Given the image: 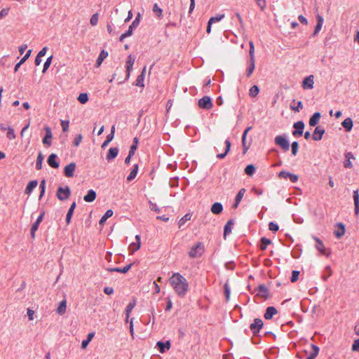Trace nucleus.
I'll return each instance as SVG.
<instances>
[{"instance_id": "1", "label": "nucleus", "mask_w": 359, "mask_h": 359, "mask_svg": "<svg viewBox=\"0 0 359 359\" xmlns=\"http://www.w3.org/2000/svg\"><path fill=\"white\" fill-rule=\"evenodd\" d=\"M169 283L180 297H184L189 290L188 281L180 273H173L169 278Z\"/></svg>"}, {"instance_id": "2", "label": "nucleus", "mask_w": 359, "mask_h": 359, "mask_svg": "<svg viewBox=\"0 0 359 359\" xmlns=\"http://www.w3.org/2000/svg\"><path fill=\"white\" fill-rule=\"evenodd\" d=\"M274 142L276 145L280 147L283 151H287L290 148V143L287 139L286 135H277L274 138Z\"/></svg>"}, {"instance_id": "3", "label": "nucleus", "mask_w": 359, "mask_h": 359, "mask_svg": "<svg viewBox=\"0 0 359 359\" xmlns=\"http://www.w3.org/2000/svg\"><path fill=\"white\" fill-rule=\"evenodd\" d=\"M204 252L203 245L198 242L196 243L190 250L189 255L191 258L200 257Z\"/></svg>"}, {"instance_id": "4", "label": "nucleus", "mask_w": 359, "mask_h": 359, "mask_svg": "<svg viewBox=\"0 0 359 359\" xmlns=\"http://www.w3.org/2000/svg\"><path fill=\"white\" fill-rule=\"evenodd\" d=\"M71 194L70 189L68 186L64 187H59L57 191V197L60 201L67 200Z\"/></svg>"}, {"instance_id": "5", "label": "nucleus", "mask_w": 359, "mask_h": 359, "mask_svg": "<svg viewBox=\"0 0 359 359\" xmlns=\"http://www.w3.org/2000/svg\"><path fill=\"white\" fill-rule=\"evenodd\" d=\"M198 105L199 108L208 110L210 109L212 107L213 104L210 97L204 96L198 100Z\"/></svg>"}, {"instance_id": "6", "label": "nucleus", "mask_w": 359, "mask_h": 359, "mask_svg": "<svg viewBox=\"0 0 359 359\" xmlns=\"http://www.w3.org/2000/svg\"><path fill=\"white\" fill-rule=\"evenodd\" d=\"M293 127L294 130L292 131V135L294 137H300L302 135L304 128V123L303 121H297L294 123Z\"/></svg>"}, {"instance_id": "7", "label": "nucleus", "mask_w": 359, "mask_h": 359, "mask_svg": "<svg viewBox=\"0 0 359 359\" xmlns=\"http://www.w3.org/2000/svg\"><path fill=\"white\" fill-rule=\"evenodd\" d=\"M44 215H45V212L42 211L41 212L40 215L36 219V222L32 225L31 231H30V234H31L32 238H34L35 237V232L37 231L40 223L42 222Z\"/></svg>"}, {"instance_id": "8", "label": "nucleus", "mask_w": 359, "mask_h": 359, "mask_svg": "<svg viewBox=\"0 0 359 359\" xmlns=\"http://www.w3.org/2000/svg\"><path fill=\"white\" fill-rule=\"evenodd\" d=\"M263 322L260 318H255L254 322L250 325V330L254 334H256L263 327Z\"/></svg>"}, {"instance_id": "9", "label": "nucleus", "mask_w": 359, "mask_h": 359, "mask_svg": "<svg viewBox=\"0 0 359 359\" xmlns=\"http://www.w3.org/2000/svg\"><path fill=\"white\" fill-rule=\"evenodd\" d=\"M278 177L280 178L289 179L292 182L295 183L297 182L299 177L297 175L290 173L289 172L282 170L279 172Z\"/></svg>"}, {"instance_id": "10", "label": "nucleus", "mask_w": 359, "mask_h": 359, "mask_svg": "<svg viewBox=\"0 0 359 359\" xmlns=\"http://www.w3.org/2000/svg\"><path fill=\"white\" fill-rule=\"evenodd\" d=\"M135 60V57L134 56H133L132 55H129L128 56V59L126 61V79H128L130 77V72L133 69V66L134 65Z\"/></svg>"}, {"instance_id": "11", "label": "nucleus", "mask_w": 359, "mask_h": 359, "mask_svg": "<svg viewBox=\"0 0 359 359\" xmlns=\"http://www.w3.org/2000/svg\"><path fill=\"white\" fill-rule=\"evenodd\" d=\"M314 84V76L313 75H310L303 80L302 82V88L304 89H312L313 88Z\"/></svg>"}, {"instance_id": "12", "label": "nucleus", "mask_w": 359, "mask_h": 359, "mask_svg": "<svg viewBox=\"0 0 359 359\" xmlns=\"http://www.w3.org/2000/svg\"><path fill=\"white\" fill-rule=\"evenodd\" d=\"M76 169V163H71L66 165L64 168V174L67 177H72L74 176V172Z\"/></svg>"}, {"instance_id": "13", "label": "nucleus", "mask_w": 359, "mask_h": 359, "mask_svg": "<svg viewBox=\"0 0 359 359\" xmlns=\"http://www.w3.org/2000/svg\"><path fill=\"white\" fill-rule=\"evenodd\" d=\"M325 130L320 126H317L312 135V138L315 141H319L322 139Z\"/></svg>"}, {"instance_id": "14", "label": "nucleus", "mask_w": 359, "mask_h": 359, "mask_svg": "<svg viewBox=\"0 0 359 359\" xmlns=\"http://www.w3.org/2000/svg\"><path fill=\"white\" fill-rule=\"evenodd\" d=\"M45 132H46V135L43 139V143L45 145H47L49 147L52 144V137H53L52 131L49 127H46Z\"/></svg>"}, {"instance_id": "15", "label": "nucleus", "mask_w": 359, "mask_h": 359, "mask_svg": "<svg viewBox=\"0 0 359 359\" xmlns=\"http://www.w3.org/2000/svg\"><path fill=\"white\" fill-rule=\"evenodd\" d=\"M257 295L264 299H267L269 297V290L264 285H260L257 289Z\"/></svg>"}, {"instance_id": "16", "label": "nucleus", "mask_w": 359, "mask_h": 359, "mask_svg": "<svg viewBox=\"0 0 359 359\" xmlns=\"http://www.w3.org/2000/svg\"><path fill=\"white\" fill-rule=\"evenodd\" d=\"M156 347L158 348L160 353H163L166 351L170 349V343L169 341H167L165 342L159 341L156 343Z\"/></svg>"}, {"instance_id": "17", "label": "nucleus", "mask_w": 359, "mask_h": 359, "mask_svg": "<svg viewBox=\"0 0 359 359\" xmlns=\"http://www.w3.org/2000/svg\"><path fill=\"white\" fill-rule=\"evenodd\" d=\"M136 242L132 243L129 246V250L133 254L135 251L138 250L140 248L141 243H140V236H135Z\"/></svg>"}, {"instance_id": "18", "label": "nucleus", "mask_w": 359, "mask_h": 359, "mask_svg": "<svg viewBox=\"0 0 359 359\" xmlns=\"http://www.w3.org/2000/svg\"><path fill=\"white\" fill-rule=\"evenodd\" d=\"M57 155L55 154H51L47 160L48 164L53 168H58L60 166L59 163L56 161Z\"/></svg>"}, {"instance_id": "19", "label": "nucleus", "mask_w": 359, "mask_h": 359, "mask_svg": "<svg viewBox=\"0 0 359 359\" xmlns=\"http://www.w3.org/2000/svg\"><path fill=\"white\" fill-rule=\"evenodd\" d=\"M353 198L354 201V212L356 215L359 214V193L358 190H354L353 192Z\"/></svg>"}, {"instance_id": "20", "label": "nucleus", "mask_w": 359, "mask_h": 359, "mask_svg": "<svg viewBox=\"0 0 359 359\" xmlns=\"http://www.w3.org/2000/svg\"><path fill=\"white\" fill-rule=\"evenodd\" d=\"M118 154V149L117 147H111L106 156V158L108 161L114 159Z\"/></svg>"}, {"instance_id": "21", "label": "nucleus", "mask_w": 359, "mask_h": 359, "mask_svg": "<svg viewBox=\"0 0 359 359\" xmlns=\"http://www.w3.org/2000/svg\"><path fill=\"white\" fill-rule=\"evenodd\" d=\"M316 19H317V24L316 25V27H315V29H314V32L313 34L314 36L317 35L319 33V32L322 29V27H323V25L324 22V19H323V16H321L320 15H317Z\"/></svg>"}, {"instance_id": "22", "label": "nucleus", "mask_w": 359, "mask_h": 359, "mask_svg": "<svg viewBox=\"0 0 359 359\" xmlns=\"http://www.w3.org/2000/svg\"><path fill=\"white\" fill-rule=\"evenodd\" d=\"M145 73H146V67H144L142 71V73L137 77V79L135 81V85L139 87H144V81L145 77Z\"/></svg>"}, {"instance_id": "23", "label": "nucleus", "mask_w": 359, "mask_h": 359, "mask_svg": "<svg viewBox=\"0 0 359 359\" xmlns=\"http://www.w3.org/2000/svg\"><path fill=\"white\" fill-rule=\"evenodd\" d=\"M345 161L344 165L346 168H351L353 167V164L351 162L352 159H355L353 154L351 152H348L345 154Z\"/></svg>"}, {"instance_id": "24", "label": "nucleus", "mask_w": 359, "mask_h": 359, "mask_svg": "<svg viewBox=\"0 0 359 359\" xmlns=\"http://www.w3.org/2000/svg\"><path fill=\"white\" fill-rule=\"evenodd\" d=\"M246 190L244 188H242L241 189H240V191H238V193L237 194L236 196V198H235V203L233 205V208H237L240 202L241 201L245 193Z\"/></svg>"}, {"instance_id": "25", "label": "nucleus", "mask_w": 359, "mask_h": 359, "mask_svg": "<svg viewBox=\"0 0 359 359\" xmlns=\"http://www.w3.org/2000/svg\"><path fill=\"white\" fill-rule=\"evenodd\" d=\"M277 313V310L275 307L273 306H269L266 310V312L264 313V318L266 319V320H270L273 318V316Z\"/></svg>"}, {"instance_id": "26", "label": "nucleus", "mask_w": 359, "mask_h": 359, "mask_svg": "<svg viewBox=\"0 0 359 359\" xmlns=\"http://www.w3.org/2000/svg\"><path fill=\"white\" fill-rule=\"evenodd\" d=\"M114 133L115 126H112L110 133L107 135L106 140L102 144V148L106 147L109 144V143L114 139Z\"/></svg>"}, {"instance_id": "27", "label": "nucleus", "mask_w": 359, "mask_h": 359, "mask_svg": "<svg viewBox=\"0 0 359 359\" xmlns=\"http://www.w3.org/2000/svg\"><path fill=\"white\" fill-rule=\"evenodd\" d=\"M222 210H223V205H222L221 203H219V202H216V203H213L211 207V212L215 215L220 214L222 212Z\"/></svg>"}, {"instance_id": "28", "label": "nucleus", "mask_w": 359, "mask_h": 359, "mask_svg": "<svg viewBox=\"0 0 359 359\" xmlns=\"http://www.w3.org/2000/svg\"><path fill=\"white\" fill-rule=\"evenodd\" d=\"M320 112H315L309 119V125L311 126H316L320 121Z\"/></svg>"}, {"instance_id": "29", "label": "nucleus", "mask_w": 359, "mask_h": 359, "mask_svg": "<svg viewBox=\"0 0 359 359\" xmlns=\"http://www.w3.org/2000/svg\"><path fill=\"white\" fill-rule=\"evenodd\" d=\"M95 198L96 192L93 189H90L87 194L84 196L83 199L86 202H93Z\"/></svg>"}, {"instance_id": "30", "label": "nucleus", "mask_w": 359, "mask_h": 359, "mask_svg": "<svg viewBox=\"0 0 359 359\" xmlns=\"http://www.w3.org/2000/svg\"><path fill=\"white\" fill-rule=\"evenodd\" d=\"M38 184L37 180L30 181L25 189V194L29 195Z\"/></svg>"}, {"instance_id": "31", "label": "nucleus", "mask_w": 359, "mask_h": 359, "mask_svg": "<svg viewBox=\"0 0 359 359\" xmlns=\"http://www.w3.org/2000/svg\"><path fill=\"white\" fill-rule=\"evenodd\" d=\"M339 230L334 231V235L337 238H340L345 234V226L342 223H337Z\"/></svg>"}, {"instance_id": "32", "label": "nucleus", "mask_w": 359, "mask_h": 359, "mask_svg": "<svg viewBox=\"0 0 359 359\" xmlns=\"http://www.w3.org/2000/svg\"><path fill=\"white\" fill-rule=\"evenodd\" d=\"M313 239L316 242V247L317 250L321 254H325V245H324L323 243L322 242V241L320 240L318 237H316V236L313 237Z\"/></svg>"}, {"instance_id": "33", "label": "nucleus", "mask_w": 359, "mask_h": 359, "mask_svg": "<svg viewBox=\"0 0 359 359\" xmlns=\"http://www.w3.org/2000/svg\"><path fill=\"white\" fill-rule=\"evenodd\" d=\"M247 69H246V76L248 78L250 77L252 74L253 73L255 70V61L248 60L247 62Z\"/></svg>"}, {"instance_id": "34", "label": "nucleus", "mask_w": 359, "mask_h": 359, "mask_svg": "<svg viewBox=\"0 0 359 359\" xmlns=\"http://www.w3.org/2000/svg\"><path fill=\"white\" fill-rule=\"evenodd\" d=\"M76 206V202H73L72 204L71 205L70 208H69V210L67 213V215H66V222L67 224H69L70 222H71V219H72V215L74 213V209Z\"/></svg>"}, {"instance_id": "35", "label": "nucleus", "mask_w": 359, "mask_h": 359, "mask_svg": "<svg viewBox=\"0 0 359 359\" xmlns=\"http://www.w3.org/2000/svg\"><path fill=\"white\" fill-rule=\"evenodd\" d=\"M342 126L345 128V130L347 132H349L353 128V121L351 118H346L344 120V121L341 123Z\"/></svg>"}, {"instance_id": "36", "label": "nucleus", "mask_w": 359, "mask_h": 359, "mask_svg": "<svg viewBox=\"0 0 359 359\" xmlns=\"http://www.w3.org/2000/svg\"><path fill=\"white\" fill-rule=\"evenodd\" d=\"M140 13H138L135 17V19L133 20L132 24L129 26L128 29L127 31H130V34L132 35L133 29H135L140 24Z\"/></svg>"}, {"instance_id": "37", "label": "nucleus", "mask_w": 359, "mask_h": 359, "mask_svg": "<svg viewBox=\"0 0 359 359\" xmlns=\"http://www.w3.org/2000/svg\"><path fill=\"white\" fill-rule=\"evenodd\" d=\"M133 266V264H129L128 265H126V266L123 267V268H111V269H109L108 270L109 271H116V272H119V273H127L130 269L131 268V266Z\"/></svg>"}, {"instance_id": "38", "label": "nucleus", "mask_w": 359, "mask_h": 359, "mask_svg": "<svg viewBox=\"0 0 359 359\" xmlns=\"http://www.w3.org/2000/svg\"><path fill=\"white\" fill-rule=\"evenodd\" d=\"M95 336V332H90L87 335V338L82 341L81 342V348L86 349L89 343L91 341L93 338Z\"/></svg>"}, {"instance_id": "39", "label": "nucleus", "mask_w": 359, "mask_h": 359, "mask_svg": "<svg viewBox=\"0 0 359 359\" xmlns=\"http://www.w3.org/2000/svg\"><path fill=\"white\" fill-rule=\"evenodd\" d=\"M67 301L65 299L61 301L57 308V313L59 315H63L66 312Z\"/></svg>"}, {"instance_id": "40", "label": "nucleus", "mask_w": 359, "mask_h": 359, "mask_svg": "<svg viewBox=\"0 0 359 359\" xmlns=\"http://www.w3.org/2000/svg\"><path fill=\"white\" fill-rule=\"evenodd\" d=\"M225 145H226L225 151L224 153L217 154V157L218 158H224L227 155L228 152L229 151L230 148H231V142L229 139H226L225 140Z\"/></svg>"}, {"instance_id": "41", "label": "nucleus", "mask_w": 359, "mask_h": 359, "mask_svg": "<svg viewBox=\"0 0 359 359\" xmlns=\"http://www.w3.org/2000/svg\"><path fill=\"white\" fill-rule=\"evenodd\" d=\"M137 171H138V165L135 164L133 165V168L132 170L130 171V173L127 177V180L128 182H130L133 180H134L135 178V177L137 176Z\"/></svg>"}, {"instance_id": "42", "label": "nucleus", "mask_w": 359, "mask_h": 359, "mask_svg": "<svg viewBox=\"0 0 359 359\" xmlns=\"http://www.w3.org/2000/svg\"><path fill=\"white\" fill-rule=\"evenodd\" d=\"M311 348L312 351L307 355V359H315L318 354L319 348L317 346L312 344Z\"/></svg>"}, {"instance_id": "43", "label": "nucleus", "mask_w": 359, "mask_h": 359, "mask_svg": "<svg viewBox=\"0 0 359 359\" xmlns=\"http://www.w3.org/2000/svg\"><path fill=\"white\" fill-rule=\"evenodd\" d=\"M108 56V53L104 50H102L97 60H96V65H97V67H99L101 65L102 62H103V60Z\"/></svg>"}, {"instance_id": "44", "label": "nucleus", "mask_w": 359, "mask_h": 359, "mask_svg": "<svg viewBox=\"0 0 359 359\" xmlns=\"http://www.w3.org/2000/svg\"><path fill=\"white\" fill-rule=\"evenodd\" d=\"M135 305H136V300L135 299H133V301L130 302L126 306V309L125 311L126 316H128V317L130 316V313H131V311H133V309H134Z\"/></svg>"}, {"instance_id": "45", "label": "nucleus", "mask_w": 359, "mask_h": 359, "mask_svg": "<svg viewBox=\"0 0 359 359\" xmlns=\"http://www.w3.org/2000/svg\"><path fill=\"white\" fill-rule=\"evenodd\" d=\"M113 215V211L111 210H107L104 215L101 217L99 223L100 224H104L107 219Z\"/></svg>"}, {"instance_id": "46", "label": "nucleus", "mask_w": 359, "mask_h": 359, "mask_svg": "<svg viewBox=\"0 0 359 359\" xmlns=\"http://www.w3.org/2000/svg\"><path fill=\"white\" fill-rule=\"evenodd\" d=\"M191 218V215L190 213H187L185 215H184L178 222V226L179 228H181L186 222L190 220Z\"/></svg>"}, {"instance_id": "47", "label": "nucleus", "mask_w": 359, "mask_h": 359, "mask_svg": "<svg viewBox=\"0 0 359 359\" xmlns=\"http://www.w3.org/2000/svg\"><path fill=\"white\" fill-rule=\"evenodd\" d=\"M271 243V241L269 238H266L265 237H263L261 238V244H260V249L262 250H265L267 248V246Z\"/></svg>"}, {"instance_id": "48", "label": "nucleus", "mask_w": 359, "mask_h": 359, "mask_svg": "<svg viewBox=\"0 0 359 359\" xmlns=\"http://www.w3.org/2000/svg\"><path fill=\"white\" fill-rule=\"evenodd\" d=\"M233 224L232 220H229L227 222V223L225 224L224 227V237L230 233L231 232V226Z\"/></svg>"}, {"instance_id": "49", "label": "nucleus", "mask_w": 359, "mask_h": 359, "mask_svg": "<svg viewBox=\"0 0 359 359\" xmlns=\"http://www.w3.org/2000/svg\"><path fill=\"white\" fill-rule=\"evenodd\" d=\"M43 161V156L40 152L38 154V156L36 158V168L37 170H41L42 168Z\"/></svg>"}, {"instance_id": "50", "label": "nucleus", "mask_w": 359, "mask_h": 359, "mask_svg": "<svg viewBox=\"0 0 359 359\" xmlns=\"http://www.w3.org/2000/svg\"><path fill=\"white\" fill-rule=\"evenodd\" d=\"M249 45H250V50H249L250 59H249V60L255 61V47H254L253 42L250 41Z\"/></svg>"}, {"instance_id": "51", "label": "nucleus", "mask_w": 359, "mask_h": 359, "mask_svg": "<svg viewBox=\"0 0 359 359\" xmlns=\"http://www.w3.org/2000/svg\"><path fill=\"white\" fill-rule=\"evenodd\" d=\"M255 167L252 165H248L245 168V172L246 175L252 176L255 172Z\"/></svg>"}, {"instance_id": "52", "label": "nucleus", "mask_w": 359, "mask_h": 359, "mask_svg": "<svg viewBox=\"0 0 359 359\" xmlns=\"http://www.w3.org/2000/svg\"><path fill=\"white\" fill-rule=\"evenodd\" d=\"M224 14H219L217 16H214L210 18L209 20V24H213L217 22H219L224 18Z\"/></svg>"}, {"instance_id": "53", "label": "nucleus", "mask_w": 359, "mask_h": 359, "mask_svg": "<svg viewBox=\"0 0 359 359\" xmlns=\"http://www.w3.org/2000/svg\"><path fill=\"white\" fill-rule=\"evenodd\" d=\"M153 12L154 14L158 16V18L161 17L162 15V9L158 6L157 4H155L152 8Z\"/></svg>"}, {"instance_id": "54", "label": "nucleus", "mask_w": 359, "mask_h": 359, "mask_svg": "<svg viewBox=\"0 0 359 359\" xmlns=\"http://www.w3.org/2000/svg\"><path fill=\"white\" fill-rule=\"evenodd\" d=\"M6 137L9 140H14L16 137V135L15 134V131L13 128L8 127V132L6 134Z\"/></svg>"}, {"instance_id": "55", "label": "nucleus", "mask_w": 359, "mask_h": 359, "mask_svg": "<svg viewBox=\"0 0 359 359\" xmlns=\"http://www.w3.org/2000/svg\"><path fill=\"white\" fill-rule=\"evenodd\" d=\"M52 59H53V55L48 57L46 59V62L43 64V71H42L43 73H45L47 71V69L49 68V67L51 64V62H52Z\"/></svg>"}, {"instance_id": "56", "label": "nucleus", "mask_w": 359, "mask_h": 359, "mask_svg": "<svg viewBox=\"0 0 359 359\" xmlns=\"http://www.w3.org/2000/svg\"><path fill=\"white\" fill-rule=\"evenodd\" d=\"M78 100L81 104H85L88 101V95L87 93H81L78 97Z\"/></svg>"}, {"instance_id": "57", "label": "nucleus", "mask_w": 359, "mask_h": 359, "mask_svg": "<svg viewBox=\"0 0 359 359\" xmlns=\"http://www.w3.org/2000/svg\"><path fill=\"white\" fill-rule=\"evenodd\" d=\"M299 149V144L297 141H294L291 144V151L293 156H296Z\"/></svg>"}, {"instance_id": "58", "label": "nucleus", "mask_w": 359, "mask_h": 359, "mask_svg": "<svg viewBox=\"0 0 359 359\" xmlns=\"http://www.w3.org/2000/svg\"><path fill=\"white\" fill-rule=\"evenodd\" d=\"M332 275V269L330 266H327L325 269V274L323 276V280L325 281Z\"/></svg>"}, {"instance_id": "59", "label": "nucleus", "mask_w": 359, "mask_h": 359, "mask_svg": "<svg viewBox=\"0 0 359 359\" xmlns=\"http://www.w3.org/2000/svg\"><path fill=\"white\" fill-rule=\"evenodd\" d=\"M259 92V89L258 86L255 85L252 87H251V88L250 89L249 94L251 97H255L257 95Z\"/></svg>"}, {"instance_id": "60", "label": "nucleus", "mask_w": 359, "mask_h": 359, "mask_svg": "<svg viewBox=\"0 0 359 359\" xmlns=\"http://www.w3.org/2000/svg\"><path fill=\"white\" fill-rule=\"evenodd\" d=\"M224 294H225L226 300L229 301V298H230L231 290H230V287L229 286V285L227 283L224 284Z\"/></svg>"}, {"instance_id": "61", "label": "nucleus", "mask_w": 359, "mask_h": 359, "mask_svg": "<svg viewBox=\"0 0 359 359\" xmlns=\"http://www.w3.org/2000/svg\"><path fill=\"white\" fill-rule=\"evenodd\" d=\"M269 229L270 231H271L273 232H276L279 229V226H278V224L271 222L269 224Z\"/></svg>"}, {"instance_id": "62", "label": "nucleus", "mask_w": 359, "mask_h": 359, "mask_svg": "<svg viewBox=\"0 0 359 359\" xmlns=\"http://www.w3.org/2000/svg\"><path fill=\"white\" fill-rule=\"evenodd\" d=\"M90 22L93 26H95L98 22V14L95 13L93 14L90 20Z\"/></svg>"}, {"instance_id": "63", "label": "nucleus", "mask_w": 359, "mask_h": 359, "mask_svg": "<svg viewBox=\"0 0 359 359\" xmlns=\"http://www.w3.org/2000/svg\"><path fill=\"white\" fill-rule=\"evenodd\" d=\"M299 271H292V276H291V282L294 283L299 278Z\"/></svg>"}, {"instance_id": "64", "label": "nucleus", "mask_w": 359, "mask_h": 359, "mask_svg": "<svg viewBox=\"0 0 359 359\" xmlns=\"http://www.w3.org/2000/svg\"><path fill=\"white\" fill-rule=\"evenodd\" d=\"M352 350L353 351H359V339L354 340L352 345Z\"/></svg>"}]
</instances>
